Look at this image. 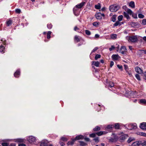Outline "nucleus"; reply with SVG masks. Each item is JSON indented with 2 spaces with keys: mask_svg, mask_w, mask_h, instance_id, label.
I'll use <instances>...</instances> for the list:
<instances>
[{
  "mask_svg": "<svg viewBox=\"0 0 146 146\" xmlns=\"http://www.w3.org/2000/svg\"><path fill=\"white\" fill-rule=\"evenodd\" d=\"M114 86V84L112 82H110L109 83V85L108 86L110 87L111 88V87H113Z\"/></svg>",
  "mask_w": 146,
  "mask_h": 146,
  "instance_id": "nucleus-41",
  "label": "nucleus"
},
{
  "mask_svg": "<svg viewBox=\"0 0 146 146\" xmlns=\"http://www.w3.org/2000/svg\"><path fill=\"white\" fill-rule=\"evenodd\" d=\"M141 135L146 137V133L141 132Z\"/></svg>",
  "mask_w": 146,
  "mask_h": 146,
  "instance_id": "nucleus-58",
  "label": "nucleus"
},
{
  "mask_svg": "<svg viewBox=\"0 0 146 146\" xmlns=\"http://www.w3.org/2000/svg\"><path fill=\"white\" fill-rule=\"evenodd\" d=\"M135 76L136 78L138 80H140L141 78L140 77V76L138 74H136L135 75Z\"/></svg>",
  "mask_w": 146,
  "mask_h": 146,
  "instance_id": "nucleus-44",
  "label": "nucleus"
},
{
  "mask_svg": "<svg viewBox=\"0 0 146 146\" xmlns=\"http://www.w3.org/2000/svg\"><path fill=\"white\" fill-rule=\"evenodd\" d=\"M139 103L146 105V100L145 99H142L139 100Z\"/></svg>",
  "mask_w": 146,
  "mask_h": 146,
  "instance_id": "nucleus-12",
  "label": "nucleus"
},
{
  "mask_svg": "<svg viewBox=\"0 0 146 146\" xmlns=\"http://www.w3.org/2000/svg\"><path fill=\"white\" fill-rule=\"evenodd\" d=\"M143 52L144 53L146 54V50H139L138 52V53L141 54L143 53Z\"/></svg>",
  "mask_w": 146,
  "mask_h": 146,
  "instance_id": "nucleus-30",
  "label": "nucleus"
},
{
  "mask_svg": "<svg viewBox=\"0 0 146 146\" xmlns=\"http://www.w3.org/2000/svg\"><path fill=\"white\" fill-rule=\"evenodd\" d=\"M2 145L3 146H7L8 144L7 143H2Z\"/></svg>",
  "mask_w": 146,
  "mask_h": 146,
  "instance_id": "nucleus-55",
  "label": "nucleus"
},
{
  "mask_svg": "<svg viewBox=\"0 0 146 146\" xmlns=\"http://www.w3.org/2000/svg\"><path fill=\"white\" fill-rule=\"evenodd\" d=\"M12 23V21L11 20H9L6 22L7 26H9Z\"/></svg>",
  "mask_w": 146,
  "mask_h": 146,
  "instance_id": "nucleus-35",
  "label": "nucleus"
},
{
  "mask_svg": "<svg viewBox=\"0 0 146 146\" xmlns=\"http://www.w3.org/2000/svg\"><path fill=\"white\" fill-rule=\"evenodd\" d=\"M135 139L134 138H130L127 140V142L128 143H129L132 141L134 140Z\"/></svg>",
  "mask_w": 146,
  "mask_h": 146,
  "instance_id": "nucleus-32",
  "label": "nucleus"
},
{
  "mask_svg": "<svg viewBox=\"0 0 146 146\" xmlns=\"http://www.w3.org/2000/svg\"><path fill=\"white\" fill-rule=\"evenodd\" d=\"M115 48V47L114 46H112L111 48H109V50L110 51H111L112 50L114 49Z\"/></svg>",
  "mask_w": 146,
  "mask_h": 146,
  "instance_id": "nucleus-51",
  "label": "nucleus"
},
{
  "mask_svg": "<svg viewBox=\"0 0 146 146\" xmlns=\"http://www.w3.org/2000/svg\"><path fill=\"white\" fill-rule=\"evenodd\" d=\"M126 48L125 46H122L120 49V52L122 54H124L126 51Z\"/></svg>",
  "mask_w": 146,
  "mask_h": 146,
  "instance_id": "nucleus-13",
  "label": "nucleus"
},
{
  "mask_svg": "<svg viewBox=\"0 0 146 146\" xmlns=\"http://www.w3.org/2000/svg\"><path fill=\"white\" fill-rule=\"evenodd\" d=\"M79 29V28L77 27V26H75L74 27V30L75 31H77Z\"/></svg>",
  "mask_w": 146,
  "mask_h": 146,
  "instance_id": "nucleus-60",
  "label": "nucleus"
},
{
  "mask_svg": "<svg viewBox=\"0 0 146 146\" xmlns=\"http://www.w3.org/2000/svg\"><path fill=\"white\" fill-rule=\"evenodd\" d=\"M18 146H26V145L25 144L21 143L19 144Z\"/></svg>",
  "mask_w": 146,
  "mask_h": 146,
  "instance_id": "nucleus-63",
  "label": "nucleus"
},
{
  "mask_svg": "<svg viewBox=\"0 0 146 146\" xmlns=\"http://www.w3.org/2000/svg\"><path fill=\"white\" fill-rule=\"evenodd\" d=\"M117 66L118 68H119V69H120L121 70H123V67L121 65H120L119 64H117Z\"/></svg>",
  "mask_w": 146,
  "mask_h": 146,
  "instance_id": "nucleus-49",
  "label": "nucleus"
},
{
  "mask_svg": "<svg viewBox=\"0 0 146 146\" xmlns=\"http://www.w3.org/2000/svg\"><path fill=\"white\" fill-rule=\"evenodd\" d=\"M116 15H113L111 18V20L113 22H115L116 20Z\"/></svg>",
  "mask_w": 146,
  "mask_h": 146,
  "instance_id": "nucleus-27",
  "label": "nucleus"
},
{
  "mask_svg": "<svg viewBox=\"0 0 146 146\" xmlns=\"http://www.w3.org/2000/svg\"><path fill=\"white\" fill-rule=\"evenodd\" d=\"M143 76L144 78L146 80V72H145L143 73Z\"/></svg>",
  "mask_w": 146,
  "mask_h": 146,
  "instance_id": "nucleus-62",
  "label": "nucleus"
},
{
  "mask_svg": "<svg viewBox=\"0 0 146 146\" xmlns=\"http://www.w3.org/2000/svg\"><path fill=\"white\" fill-rule=\"evenodd\" d=\"M114 127L116 129H119V125L118 123H116L114 125Z\"/></svg>",
  "mask_w": 146,
  "mask_h": 146,
  "instance_id": "nucleus-28",
  "label": "nucleus"
},
{
  "mask_svg": "<svg viewBox=\"0 0 146 146\" xmlns=\"http://www.w3.org/2000/svg\"><path fill=\"white\" fill-rule=\"evenodd\" d=\"M84 139L86 141H89L90 140V139L88 138H85Z\"/></svg>",
  "mask_w": 146,
  "mask_h": 146,
  "instance_id": "nucleus-64",
  "label": "nucleus"
},
{
  "mask_svg": "<svg viewBox=\"0 0 146 146\" xmlns=\"http://www.w3.org/2000/svg\"><path fill=\"white\" fill-rule=\"evenodd\" d=\"M24 139H18L16 140L15 142L18 143L23 142Z\"/></svg>",
  "mask_w": 146,
  "mask_h": 146,
  "instance_id": "nucleus-26",
  "label": "nucleus"
},
{
  "mask_svg": "<svg viewBox=\"0 0 146 146\" xmlns=\"http://www.w3.org/2000/svg\"><path fill=\"white\" fill-rule=\"evenodd\" d=\"M5 47L4 46L1 45L0 46V52L3 53L4 52Z\"/></svg>",
  "mask_w": 146,
  "mask_h": 146,
  "instance_id": "nucleus-25",
  "label": "nucleus"
},
{
  "mask_svg": "<svg viewBox=\"0 0 146 146\" xmlns=\"http://www.w3.org/2000/svg\"><path fill=\"white\" fill-rule=\"evenodd\" d=\"M107 133L105 131H100L96 133V134L99 136H101L103 134H105Z\"/></svg>",
  "mask_w": 146,
  "mask_h": 146,
  "instance_id": "nucleus-19",
  "label": "nucleus"
},
{
  "mask_svg": "<svg viewBox=\"0 0 146 146\" xmlns=\"http://www.w3.org/2000/svg\"><path fill=\"white\" fill-rule=\"evenodd\" d=\"M51 33V32L50 31L48 32L47 33V38L48 39H49L50 38V35Z\"/></svg>",
  "mask_w": 146,
  "mask_h": 146,
  "instance_id": "nucleus-36",
  "label": "nucleus"
},
{
  "mask_svg": "<svg viewBox=\"0 0 146 146\" xmlns=\"http://www.w3.org/2000/svg\"><path fill=\"white\" fill-rule=\"evenodd\" d=\"M111 57L114 60H117L119 58V56L118 54H113Z\"/></svg>",
  "mask_w": 146,
  "mask_h": 146,
  "instance_id": "nucleus-11",
  "label": "nucleus"
},
{
  "mask_svg": "<svg viewBox=\"0 0 146 146\" xmlns=\"http://www.w3.org/2000/svg\"><path fill=\"white\" fill-rule=\"evenodd\" d=\"M136 72L137 73L141 74L143 72L142 70L139 67H136L135 68Z\"/></svg>",
  "mask_w": 146,
  "mask_h": 146,
  "instance_id": "nucleus-10",
  "label": "nucleus"
},
{
  "mask_svg": "<svg viewBox=\"0 0 146 146\" xmlns=\"http://www.w3.org/2000/svg\"><path fill=\"white\" fill-rule=\"evenodd\" d=\"M81 38L80 37L76 35L74 36V40L76 41V42H78L80 40Z\"/></svg>",
  "mask_w": 146,
  "mask_h": 146,
  "instance_id": "nucleus-17",
  "label": "nucleus"
},
{
  "mask_svg": "<svg viewBox=\"0 0 146 146\" xmlns=\"http://www.w3.org/2000/svg\"><path fill=\"white\" fill-rule=\"evenodd\" d=\"M100 128L98 126H96L95 128L93 129V130L95 131H97L100 130Z\"/></svg>",
  "mask_w": 146,
  "mask_h": 146,
  "instance_id": "nucleus-31",
  "label": "nucleus"
},
{
  "mask_svg": "<svg viewBox=\"0 0 146 146\" xmlns=\"http://www.w3.org/2000/svg\"><path fill=\"white\" fill-rule=\"evenodd\" d=\"M80 145L82 146H85L87 145L86 143L83 141H80Z\"/></svg>",
  "mask_w": 146,
  "mask_h": 146,
  "instance_id": "nucleus-33",
  "label": "nucleus"
},
{
  "mask_svg": "<svg viewBox=\"0 0 146 146\" xmlns=\"http://www.w3.org/2000/svg\"><path fill=\"white\" fill-rule=\"evenodd\" d=\"M126 136L125 135L121 136L119 138V139L120 141L122 142L126 139Z\"/></svg>",
  "mask_w": 146,
  "mask_h": 146,
  "instance_id": "nucleus-14",
  "label": "nucleus"
},
{
  "mask_svg": "<svg viewBox=\"0 0 146 146\" xmlns=\"http://www.w3.org/2000/svg\"><path fill=\"white\" fill-rule=\"evenodd\" d=\"M114 127V125H108L107 127V128L108 129H112Z\"/></svg>",
  "mask_w": 146,
  "mask_h": 146,
  "instance_id": "nucleus-39",
  "label": "nucleus"
},
{
  "mask_svg": "<svg viewBox=\"0 0 146 146\" xmlns=\"http://www.w3.org/2000/svg\"><path fill=\"white\" fill-rule=\"evenodd\" d=\"M35 137L31 136L29 137L28 139V141L30 143H32L35 141Z\"/></svg>",
  "mask_w": 146,
  "mask_h": 146,
  "instance_id": "nucleus-6",
  "label": "nucleus"
},
{
  "mask_svg": "<svg viewBox=\"0 0 146 146\" xmlns=\"http://www.w3.org/2000/svg\"><path fill=\"white\" fill-rule=\"evenodd\" d=\"M95 7L96 9H100L101 8L100 4L99 3H98L97 5H95Z\"/></svg>",
  "mask_w": 146,
  "mask_h": 146,
  "instance_id": "nucleus-29",
  "label": "nucleus"
},
{
  "mask_svg": "<svg viewBox=\"0 0 146 146\" xmlns=\"http://www.w3.org/2000/svg\"><path fill=\"white\" fill-rule=\"evenodd\" d=\"M96 133H93L90 135V137H96Z\"/></svg>",
  "mask_w": 146,
  "mask_h": 146,
  "instance_id": "nucleus-47",
  "label": "nucleus"
},
{
  "mask_svg": "<svg viewBox=\"0 0 146 146\" xmlns=\"http://www.w3.org/2000/svg\"><path fill=\"white\" fill-rule=\"evenodd\" d=\"M99 25V23L97 22H95L93 23V25L96 27L98 26Z\"/></svg>",
  "mask_w": 146,
  "mask_h": 146,
  "instance_id": "nucleus-40",
  "label": "nucleus"
},
{
  "mask_svg": "<svg viewBox=\"0 0 146 146\" xmlns=\"http://www.w3.org/2000/svg\"><path fill=\"white\" fill-rule=\"evenodd\" d=\"M121 25L120 24L119 21H117L114 24V25L115 26H117L119 25Z\"/></svg>",
  "mask_w": 146,
  "mask_h": 146,
  "instance_id": "nucleus-46",
  "label": "nucleus"
},
{
  "mask_svg": "<svg viewBox=\"0 0 146 146\" xmlns=\"http://www.w3.org/2000/svg\"><path fill=\"white\" fill-rule=\"evenodd\" d=\"M141 24L143 25H146V19H143L142 21Z\"/></svg>",
  "mask_w": 146,
  "mask_h": 146,
  "instance_id": "nucleus-38",
  "label": "nucleus"
},
{
  "mask_svg": "<svg viewBox=\"0 0 146 146\" xmlns=\"http://www.w3.org/2000/svg\"><path fill=\"white\" fill-rule=\"evenodd\" d=\"M120 8L119 5L115 4L111 5L109 7V9L110 11L114 12L118 10Z\"/></svg>",
  "mask_w": 146,
  "mask_h": 146,
  "instance_id": "nucleus-4",
  "label": "nucleus"
},
{
  "mask_svg": "<svg viewBox=\"0 0 146 146\" xmlns=\"http://www.w3.org/2000/svg\"><path fill=\"white\" fill-rule=\"evenodd\" d=\"M59 143L61 146H63L65 145L64 143L60 141Z\"/></svg>",
  "mask_w": 146,
  "mask_h": 146,
  "instance_id": "nucleus-59",
  "label": "nucleus"
},
{
  "mask_svg": "<svg viewBox=\"0 0 146 146\" xmlns=\"http://www.w3.org/2000/svg\"><path fill=\"white\" fill-rule=\"evenodd\" d=\"M122 8L126 11L124 12L123 15L125 17H126L127 19H130L129 15H132L133 12L131 9L128 8L126 5H124L123 6Z\"/></svg>",
  "mask_w": 146,
  "mask_h": 146,
  "instance_id": "nucleus-1",
  "label": "nucleus"
},
{
  "mask_svg": "<svg viewBox=\"0 0 146 146\" xmlns=\"http://www.w3.org/2000/svg\"><path fill=\"white\" fill-rule=\"evenodd\" d=\"M94 140L95 142L98 143L99 141V139L98 137H96L95 138H94Z\"/></svg>",
  "mask_w": 146,
  "mask_h": 146,
  "instance_id": "nucleus-52",
  "label": "nucleus"
},
{
  "mask_svg": "<svg viewBox=\"0 0 146 146\" xmlns=\"http://www.w3.org/2000/svg\"><path fill=\"white\" fill-rule=\"evenodd\" d=\"M100 62L98 61H93L92 62V64H94V66L97 67L100 66L99 64Z\"/></svg>",
  "mask_w": 146,
  "mask_h": 146,
  "instance_id": "nucleus-16",
  "label": "nucleus"
},
{
  "mask_svg": "<svg viewBox=\"0 0 146 146\" xmlns=\"http://www.w3.org/2000/svg\"><path fill=\"white\" fill-rule=\"evenodd\" d=\"M139 36L137 35H131L129 36H127L126 38L127 40L128 41L131 43L137 42Z\"/></svg>",
  "mask_w": 146,
  "mask_h": 146,
  "instance_id": "nucleus-2",
  "label": "nucleus"
},
{
  "mask_svg": "<svg viewBox=\"0 0 146 146\" xmlns=\"http://www.w3.org/2000/svg\"><path fill=\"white\" fill-rule=\"evenodd\" d=\"M15 12L16 13H20L21 12V11L19 9H17L15 10Z\"/></svg>",
  "mask_w": 146,
  "mask_h": 146,
  "instance_id": "nucleus-53",
  "label": "nucleus"
},
{
  "mask_svg": "<svg viewBox=\"0 0 146 146\" xmlns=\"http://www.w3.org/2000/svg\"><path fill=\"white\" fill-rule=\"evenodd\" d=\"M140 128L143 130H146V123L143 122L140 124Z\"/></svg>",
  "mask_w": 146,
  "mask_h": 146,
  "instance_id": "nucleus-8",
  "label": "nucleus"
},
{
  "mask_svg": "<svg viewBox=\"0 0 146 146\" xmlns=\"http://www.w3.org/2000/svg\"><path fill=\"white\" fill-rule=\"evenodd\" d=\"M138 17L139 18H143L144 17V16L141 14H139L138 15Z\"/></svg>",
  "mask_w": 146,
  "mask_h": 146,
  "instance_id": "nucleus-50",
  "label": "nucleus"
},
{
  "mask_svg": "<svg viewBox=\"0 0 146 146\" xmlns=\"http://www.w3.org/2000/svg\"><path fill=\"white\" fill-rule=\"evenodd\" d=\"M100 35L98 34H96L95 35V38H99Z\"/></svg>",
  "mask_w": 146,
  "mask_h": 146,
  "instance_id": "nucleus-61",
  "label": "nucleus"
},
{
  "mask_svg": "<svg viewBox=\"0 0 146 146\" xmlns=\"http://www.w3.org/2000/svg\"><path fill=\"white\" fill-rule=\"evenodd\" d=\"M128 129H135L137 128V125L136 123L130 124L128 125Z\"/></svg>",
  "mask_w": 146,
  "mask_h": 146,
  "instance_id": "nucleus-5",
  "label": "nucleus"
},
{
  "mask_svg": "<svg viewBox=\"0 0 146 146\" xmlns=\"http://www.w3.org/2000/svg\"><path fill=\"white\" fill-rule=\"evenodd\" d=\"M86 3L85 2H82V3L78 4L76 5L75 7L73 8V11L74 13V15L76 16H78V14L76 15L75 13V11H77V9H80L83 7L85 4Z\"/></svg>",
  "mask_w": 146,
  "mask_h": 146,
  "instance_id": "nucleus-3",
  "label": "nucleus"
},
{
  "mask_svg": "<svg viewBox=\"0 0 146 146\" xmlns=\"http://www.w3.org/2000/svg\"><path fill=\"white\" fill-rule=\"evenodd\" d=\"M76 140V139H74L72 140V141H69L67 143V145H73L74 144V142Z\"/></svg>",
  "mask_w": 146,
  "mask_h": 146,
  "instance_id": "nucleus-22",
  "label": "nucleus"
},
{
  "mask_svg": "<svg viewBox=\"0 0 146 146\" xmlns=\"http://www.w3.org/2000/svg\"><path fill=\"white\" fill-rule=\"evenodd\" d=\"M141 141H137L133 142L132 144V146H139L141 145Z\"/></svg>",
  "mask_w": 146,
  "mask_h": 146,
  "instance_id": "nucleus-9",
  "label": "nucleus"
},
{
  "mask_svg": "<svg viewBox=\"0 0 146 146\" xmlns=\"http://www.w3.org/2000/svg\"><path fill=\"white\" fill-rule=\"evenodd\" d=\"M47 27L49 29H50L52 27V25L51 24H48L47 25Z\"/></svg>",
  "mask_w": 146,
  "mask_h": 146,
  "instance_id": "nucleus-54",
  "label": "nucleus"
},
{
  "mask_svg": "<svg viewBox=\"0 0 146 146\" xmlns=\"http://www.w3.org/2000/svg\"><path fill=\"white\" fill-rule=\"evenodd\" d=\"M118 140V137L117 136H115L114 138H111L109 140L111 142H114Z\"/></svg>",
  "mask_w": 146,
  "mask_h": 146,
  "instance_id": "nucleus-18",
  "label": "nucleus"
},
{
  "mask_svg": "<svg viewBox=\"0 0 146 146\" xmlns=\"http://www.w3.org/2000/svg\"><path fill=\"white\" fill-rule=\"evenodd\" d=\"M129 6L132 8H134L135 7V3L133 1H131L129 3Z\"/></svg>",
  "mask_w": 146,
  "mask_h": 146,
  "instance_id": "nucleus-21",
  "label": "nucleus"
},
{
  "mask_svg": "<svg viewBox=\"0 0 146 146\" xmlns=\"http://www.w3.org/2000/svg\"><path fill=\"white\" fill-rule=\"evenodd\" d=\"M85 33L86 34L88 35H90L91 34L90 32L89 31L87 30H85Z\"/></svg>",
  "mask_w": 146,
  "mask_h": 146,
  "instance_id": "nucleus-43",
  "label": "nucleus"
},
{
  "mask_svg": "<svg viewBox=\"0 0 146 146\" xmlns=\"http://www.w3.org/2000/svg\"><path fill=\"white\" fill-rule=\"evenodd\" d=\"M124 69L125 70H127L128 69V66L127 65H125L124 66Z\"/></svg>",
  "mask_w": 146,
  "mask_h": 146,
  "instance_id": "nucleus-56",
  "label": "nucleus"
},
{
  "mask_svg": "<svg viewBox=\"0 0 146 146\" xmlns=\"http://www.w3.org/2000/svg\"><path fill=\"white\" fill-rule=\"evenodd\" d=\"M101 55L99 54H97L96 55L95 57V60H97L98 58H100L101 57Z\"/></svg>",
  "mask_w": 146,
  "mask_h": 146,
  "instance_id": "nucleus-34",
  "label": "nucleus"
},
{
  "mask_svg": "<svg viewBox=\"0 0 146 146\" xmlns=\"http://www.w3.org/2000/svg\"><path fill=\"white\" fill-rule=\"evenodd\" d=\"M141 145L142 146H146V141H144L143 142H142V141H141Z\"/></svg>",
  "mask_w": 146,
  "mask_h": 146,
  "instance_id": "nucleus-42",
  "label": "nucleus"
},
{
  "mask_svg": "<svg viewBox=\"0 0 146 146\" xmlns=\"http://www.w3.org/2000/svg\"><path fill=\"white\" fill-rule=\"evenodd\" d=\"M114 65V62L113 61H111L110 64V67H111Z\"/></svg>",
  "mask_w": 146,
  "mask_h": 146,
  "instance_id": "nucleus-57",
  "label": "nucleus"
},
{
  "mask_svg": "<svg viewBox=\"0 0 146 146\" xmlns=\"http://www.w3.org/2000/svg\"><path fill=\"white\" fill-rule=\"evenodd\" d=\"M117 35L116 34H113L110 35V37L111 38L115 40L117 38Z\"/></svg>",
  "mask_w": 146,
  "mask_h": 146,
  "instance_id": "nucleus-23",
  "label": "nucleus"
},
{
  "mask_svg": "<svg viewBox=\"0 0 146 146\" xmlns=\"http://www.w3.org/2000/svg\"><path fill=\"white\" fill-rule=\"evenodd\" d=\"M95 16L98 19H101L102 18L101 16V13H96L95 15Z\"/></svg>",
  "mask_w": 146,
  "mask_h": 146,
  "instance_id": "nucleus-15",
  "label": "nucleus"
},
{
  "mask_svg": "<svg viewBox=\"0 0 146 146\" xmlns=\"http://www.w3.org/2000/svg\"><path fill=\"white\" fill-rule=\"evenodd\" d=\"M84 138V136L82 135H79L76 136L75 139L76 140H79L80 139H83Z\"/></svg>",
  "mask_w": 146,
  "mask_h": 146,
  "instance_id": "nucleus-24",
  "label": "nucleus"
},
{
  "mask_svg": "<svg viewBox=\"0 0 146 146\" xmlns=\"http://www.w3.org/2000/svg\"><path fill=\"white\" fill-rule=\"evenodd\" d=\"M48 142L46 140H42L40 143V146H48Z\"/></svg>",
  "mask_w": 146,
  "mask_h": 146,
  "instance_id": "nucleus-7",
  "label": "nucleus"
},
{
  "mask_svg": "<svg viewBox=\"0 0 146 146\" xmlns=\"http://www.w3.org/2000/svg\"><path fill=\"white\" fill-rule=\"evenodd\" d=\"M61 140L63 141H66L68 140V139L66 137H62L61 138Z\"/></svg>",
  "mask_w": 146,
  "mask_h": 146,
  "instance_id": "nucleus-45",
  "label": "nucleus"
},
{
  "mask_svg": "<svg viewBox=\"0 0 146 146\" xmlns=\"http://www.w3.org/2000/svg\"><path fill=\"white\" fill-rule=\"evenodd\" d=\"M123 18V16L122 15H119L118 17V21H121L122 20Z\"/></svg>",
  "mask_w": 146,
  "mask_h": 146,
  "instance_id": "nucleus-37",
  "label": "nucleus"
},
{
  "mask_svg": "<svg viewBox=\"0 0 146 146\" xmlns=\"http://www.w3.org/2000/svg\"><path fill=\"white\" fill-rule=\"evenodd\" d=\"M20 71L19 70H17L14 73V76L15 77H19L20 74Z\"/></svg>",
  "mask_w": 146,
  "mask_h": 146,
  "instance_id": "nucleus-20",
  "label": "nucleus"
},
{
  "mask_svg": "<svg viewBox=\"0 0 146 146\" xmlns=\"http://www.w3.org/2000/svg\"><path fill=\"white\" fill-rule=\"evenodd\" d=\"M98 49V47H95L92 51L91 54L92 52H95Z\"/></svg>",
  "mask_w": 146,
  "mask_h": 146,
  "instance_id": "nucleus-48",
  "label": "nucleus"
}]
</instances>
